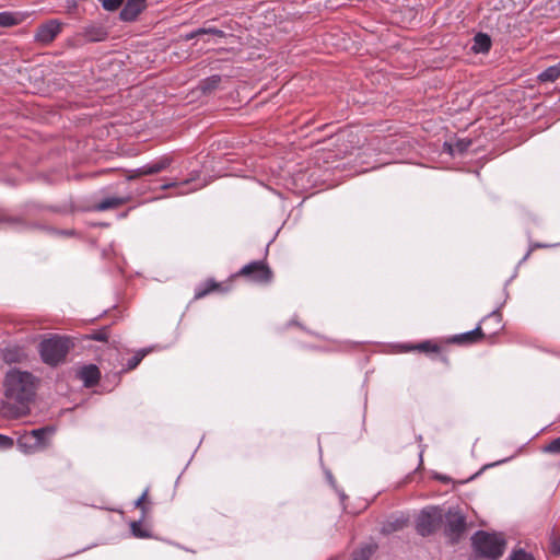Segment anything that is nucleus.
<instances>
[{
  "instance_id": "nucleus-30",
  "label": "nucleus",
  "mask_w": 560,
  "mask_h": 560,
  "mask_svg": "<svg viewBox=\"0 0 560 560\" xmlns=\"http://www.w3.org/2000/svg\"><path fill=\"white\" fill-rule=\"evenodd\" d=\"M148 493H149V490L145 489L144 492L142 493V495L136 501V506L141 509L143 512H145V508L143 504L148 497Z\"/></svg>"
},
{
  "instance_id": "nucleus-14",
  "label": "nucleus",
  "mask_w": 560,
  "mask_h": 560,
  "mask_svg": "<svg viewBox=\"0 0 560 560\" xmlns=\"http://www.w3.org/2000/svg\"><path fill=\"white\" fill-rule=\"evenodd\" d=\"M129 201V197H108L103 199L97 205V210L104 211L108 209L118 208Z\"/></svg>"
},
{
  "instance_id": "nucleus-12",
  "label": "nucleus",
  "mask_w": 560,
  "mask_h": 560,
  "mask_svg": "<svg viewBox=\"0 0 560 560\" xmlns=\"http://www.w3.org/2000/svg\"><path fill=\"white\" fill-rule=\"evenodd\" d=\"M79 376L86 387H92L100 381L101 373L97 366L88 365L80 370Z\"/></svg>"
},
{
  "instance_id": "nucleus-5",
  "label": "nucleus",
  "mask_w": 560,
  "mask_h": 560,
  "mask_svg": "<svg viewBox=\"0 0 560 560\" xmlns=\"http://www.w3.org/2000/svg\"><path fill=\"white\" fill-rule=\"evenodd\" d=\"M250 282L267 284L272 280V271L264 260H256L245 265L237 273Z\"/></svg>"
},
{
  "instance_id": "nucleus-13",
  "label": "nucleus",
  "mask_w": 560,
  "mask_h": 560,
  "mask_svg": "<svg viewBox=\"0 0 560 560\" xmlns=\"http://www.w3.org/2000/svg\"><path fill=\"white\" fill-rule=\"evenodd\" d=\"M23 16L21 13L18 12H0V26L1 27H11L19 25L22 23Z\"/></svg>"
},
{
  "instance_id": "nucleus-16",
  "label": "nucleus",
  "mask_w": 560,
  "mask_h": 560,
  "mask_svg": "<svg viewBox=\"0 0 560 560\" xmlns=\"http://www.w3.org/2000/svg\"><path fill=\"white\" fill-rule=\"evenodd\" d=\"M221 289V284L210 279L206 281L202 285L198 287L195 291V299L199 300L205 298L211 292L219 291Z\"/></svg>"
},
{
  "instance_id": "nucleus-19",
  "label": "nucleus",
  "mask_w": 560,
  "mask_h": 560,
  "mask_svg": "<svg viewBox=\"0 0 560 560\" xmlns=\"http://www.w3.org/2000/svg\"><path fill=\"white\" fill-rule=\"evenodd\" d=\"M191 179H187V180H184V182H180V183H177V182H172V183H167V184H164L162 185V189H168V188H177L178 191L176 192V195H185L187 192H190V191H194L196 190L197 188H192V189H184L186 186H188L190 184Z\"/></svg>"
},
{
  "instance_id": "nucleus-4",
  "label": "nucleus",
  "mask_w": 560,
  "mask_h": 560,
  "mask_svg": "<svg viewBox=\"0 0 560 560\" xmlns=\"http://www.w3.org/2000/svg\"><path fill=\"white\" fill-rule=\"evenodd\" d=\"M70 348V340L67 337L52 336L40 342V355L44 362L55 365L61 362Z\"/></svg>"
},
{
  "instance_id": "nucleus-9",
  "label": "nucleus",
  "mask_w": 560,
  "mask_h": 560,
  "mask_svg": "<svg viewBox=\"0 0 560 560\" xmlns=\"http://www.w3.org/2000/svg\"><path fill=\"white\" fill-rule=\"evenodd\" d=\"M145 8L147 0H127L120 11V19L126 22L135 21Z\"/></svg>"
},
{
  "instance_id": "nucleus-25",
  "label": "nucleus",
  "mask_w": 560,
  "mask_h": 560,
  "mask_svg": "<svg viewBox=\"0 0 560 560\" xmlns=\"http://www.w3.org/2000/svg\"><path fill=\"white\" fill-rule=\"evenodd\" d=\"M201 34H212V35H215L218 37H223L224 36V33L220 30H215V28H200L198 30L195 34H191L190 36H188V38H192L195 35H201Z\"/></svg>"
},
{
  "instance_id": "nucleus-21",
  "label": "nucleus",
  "mask_w": 560,
  "mask_h": 560,
  "mask_svg": "<svg viewBox=\"0 0 560 560\" xmlns=\"http://www.w3.org/2000/svg\"><path fill=\"white\" fill-rule=\"evenodd\" d=\"M131 533L137 538H148L150 537V533L145 529L140 522H132L130 524Z\"/></svg>"
},
{
  "instance_id": "nucleus-17",
  "label": "nucleus",
  "mask_w": 560,
  "mask_h": 560,
  "mask_svg": "<svg viewBox=\"0 0 560 560\" xmlns=\"http://www.w3.org/2000/svg\"><path fill=\"white\" fill-rule=\"evenodd\" d=\"M560 78V62L547 68L541 73L538 74V80L540 82H555Z\"/></svg>"
},
{
  "instance_id": "nucleus-3",
  "label": "nucleus",
  "mask_w": 560,
  "mask_h": 560,
  "mask_svg": "<svg viewBox=\"0 0 560 560\" xmlns=\"http://www.w3.org/2000/svg\"><path fill=\"white\" fill-rule=\"evenodd\" d=\"M471 540L476 552L491 560L499 559L504 552L505 540L501 535L480 530L472 536Z\"/></svg>"
},
{
  "instance_id": "nucleus-15",
  "label": "nucleus",
  "mask_w": 560,
  "mask_h": 560,
  "mask_svg": "<svg viewBox=\"0 0 560 560\" xmlns=\"http://www.w3.org/2000/svg\"><path fill=\"white\" fill-rule=\"evenodd\" d=\"M491 47V39L487 34L478 33L474 38L471 49L475 52H487Z\"/></svg>"
},
{
  "instance_id": "nucleus-11",
  "label": "nucleus",
  "mask_w": 560,
  "mask_h": 560,
  "mask_svg": "<svg viewBox=\"0 0 560 560\" xmlns=\"http://www.w3.org/2000/svg\"><path fill=\"white\" fill-rule=\"evenodd\" d=\"M483 337L485 334L479 325L471 331L453 336L451 341L458 345H471L479 342Z\"/></svg>"
},
{
  "instance_id": "nucleus-26",
  "label": "nucleus",
  "mask_w": 560,
  "mask_h": 560,
  "mask_svg": "<svg viewBox=\"0 0 560 560\" xmlns=\"http://www.w3.org/2000/svg\"><path fill=\"white\" fill-rule=\"evenodd\" d=\"M141 176H145L143 166L138 167L136 170L127 171V173H126V177H127L128 180H133V179H137V178L141 177Z\"/></svg>"
},
{
  "instance_id": "nucleus-1",
  "label": "nucleus",
  "mask_w": 560,
  "mask_h": 560,
  "mask_svg": "<svg viewBox=\"0 0 560 560\" xmlns=\"http://www.w3.org/2000/svg\"><path fill=\"white\" fill-rule=\"evenodd\" d=\"M35 394V378L25 371L12 369L3 380V399L0 415L5 419H19L28 415V404Z\"/></svg>"
},
{
  "instance_id": "nucleus-24",
  "label": "nucleus",
  "mask_w": 560,
  "mask_h": 560,
  "mask_svg": "<svg viewBox=\"0 0 560 560\" xmlns=\"http://www.w3.org/2000/svg\"><path fill=\"white\" fill-rule=\"evenodd\" d=\"M544 452L558 454L560 453V436L552 440L548 445L544 447Z\"/></svg>"
},
{
  "instance_id": "nucleus-20",
  "label": "nucleus",
  "mask_w": 560,
  "mask_h": 560,
  "mask_svg": "<svg viewBox=\"0 0 560 560\" xmlns=\"http://www.w3.org/2000/svg\"><path fill=\"white\" fill-rule=\"evenodd\" d=\"M501 322H502L501 314L498 312H492L487 317H485L481 323L482 324L493 323L494 328H492L491 334L494 335L502 328Z\"/></svg>"
},
{
  "instance_id": "nucleus-8",
  "label": "nucleus",
  "mask_w": 560,
  "mask_h": 560,
  "mask_svg": "<svg viewBox=\"0 0 560 560\" xmlns=\"http://www.w3.org/2000/svg\"><path fill=\"white\" fill-rule=\"evenodd\" d=\"M466 527L465 516L455 510H450L446 514V530L453 537H458Z\"/></svg>"
},
{
  "instance_id": "nucleus-18",
  "label": "nucleus",
  "mask_w": 560,
  "mask_h": 560,
  "mask_svg": "<svg viewBox=\"0 0 560 560\" xmlns=\"http://www.w3.org/2000/svg\"><path fill=\"white\" fill-rule=\"evenodd\" d=\"M411 349L425 353H439L441 351L440 346L431 340L420 342L413 346Z\"/></svg>"
},
{
  "instance_id": "nucleus-29",
  "label": "nucleus",
  "mask_w": 560,
  "mask_h": 560,
  "mask_svg": "<svg viewBox=\"0 0 560 560\" xmlns=\"http://www.w3.org/2000/svg\"><path fill=\"white\" fill-rule=\"evenodd\" d=\"M510 560H535L533 558L532 555L523 551V550H518V551H515L511 557H510Z\"/></svg>"
},
{
  "instance_id": "nucleus-27",
  "label": "nucleus",
  "mask_w": 560,
  "mask_h": 560,
  "mask_svg": "<svg viewBox=\"0 0 560 560\" xmlns=\"http://www.w3.org/2000/svg\"><path fill=\"white\" fill-rule=\"evenodd\" d=\"M14 445V441L12 438L0 434V450H9Z\"/></svg>"
},
{
  "instance_id": "nucleus-28",
  "label": "nucleus",
  "mask_w": 560,
  "mask_h": 560,
  "mask_svg": "<svg viewBox=\"0 0 560 560\" xmlns=\"http://www.w3.org/2000/svg\"><path fill=\"white\" fill-rule=\"evenodd\" d=\"M372 552L373 549L371 547H364L354 556L353 560H368Z\"/></svg>"
},
{
  "instance_id": "nucleus-7",
  "label": "nucleus",
  "mask_w": 560,
  "mask_h": 560,
  "mask_svg": "<svg viewBox=\"0 0 560 560\" xmlns=\"http://www.w3.org/2000/svg\"><path fill=\"white\" fill-rule=\"evenodd\" d=\"M62 25L57 19H51L40 24L34 35L35 42L40 45H49L61 33Z\"/></svg>"
},
{
  "instance_id": "nucleus-22",
  "label": "nucleus",
  "mask_w": 560,
  "mask_h": 560,
  "mask_svg": "<svg viewBox=\"0 0 560 560\" xmlns=\"http://www.w3.org/2000/svg\"><path fill=\"white\" fill-rule=\"evenodd\" d=\"M147 351L140 350L138 351L132 358H130L127 362V370H133L138 366V364L142 361V359L145 357Z\"/></svg>"
},
{
  "instance_id": "nucleus-6",
  "label": "nucleus",
  "mask_w": 560,
  "mask_h": 560,
  "mask_svg": "<svg viewBox=\"0 0 560 560\" xmlns=\"http://www.w3.org/2000/svg\"><path fill=\"white\" fill-rule=\"evenodd\" d=\"M442 522V513L438 508L423 510L417 518V530L427 536L433 533Z\"/></svg>"
},
{
  "instance_id": "nucleus-31",
  "label": "nucleus",
  "mask_w": 560,
  "mask_h": 560,
  "mask_svg": "<svg viewBox=\"0 0 560 560\" xmlns=\"http://www.w3.org/2000/svg\"><path fill=\"white\" fill-rule=\"evenodd\" d=\"M550 548H551V552L553 555L559 556L560 555V540H558V539L552 540Z\"/></svg>"
},
{
  "instance_id": "nucleus-10",
  "label": "nucleus",
  "mask_w": 560,
  "mask_h": 560,
  "mask_svg": "<svg viewBox=\"0 0 560 560\" xmlns=\"http://www.w3.org/2000/svg\"><path fill=\"white\" fill-rule=\"evenodd\" d=\"M173 162L174 158L171 154H165L142 166L145 176H150L166 171Z\"/></svg>"
},
{
  "instance_id": "nucleus-23",
  "label": "nucleus",
  "mask_w": 560,
  "mask_h": 560,
  "mask_svg": "<svg viewBox=\"0 0 560 560\" xmlns=\"http://www.w3.org/2000/svg\"><path fill=\"white\" fill-rule=\"evenodd\" d=\"M221 82V78L219 75H212L203 81L202 88L203 90H211L219 85Z\"/></svg>"
},
{
  "instance_id": "nucleus-2",
  "label": "nucleus",
  "mask_w": 560,
  "mask_h": 560,
  "mask_svg": "<svg viewBox=\"0 0 560 560\" xmlns=\"http://www.w3.org/2000/svg\"><path fill=\"white\" fill-rule=\"evenodd\" d=\"M56 432L54 427L47 425L19 434L16 445L21 453L32 455L48 448Z\"/></svg>"
}]
</instances>
